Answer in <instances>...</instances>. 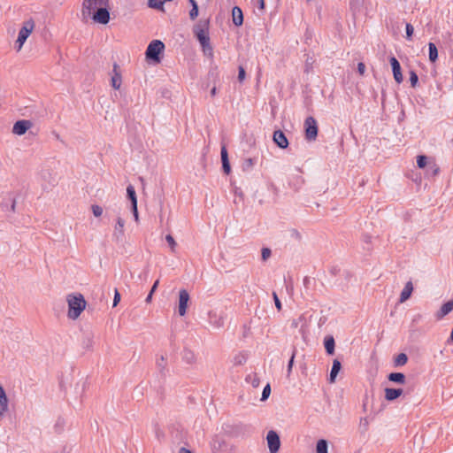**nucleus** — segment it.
Masks as SVG:
<instances>
[{"instance_id": "f257e3e1", "label": "nucleus", "mask_w": 453, "mask_h": 453, "mask_svg": "<svg viewBox=\"0 0 453 453\" xmlns=\"http://www.w3.org/2000/svg\"><path fill=\"white\" fill-rule=\"evenodd\" d=\"M68 304L67 316L71 319H77L85 310L87 302L81 294H70L66 297Z\"/></svg>"}, {"instance_id": "f03ea898", "label": "nucleus", "mask_w": 453, "mask_h": 453, "mask_svg": "<svg viewBox=\"0 0 453 453\" xmlns=\"http://www.w3.org/2000/svg\"><path fill=\"white\" fill-rule=\"evenodd\" d=\"M35 27V23L32 19H29L23 22L21 28L19 29L18 38L15 42V47L17 51H19L27 39L32 34Z\"/></svg>"}, {"instance_id": "7ed1b4c3", "label": "nucleus", "mask_w": 453, "mask_h": 453, "mask_svg": "<svg viewBox=\"0 0 453 453\" xmlns=\"http://www.w3.org/2000/svg\"><path fill=\"white\" fill-rule=\"evenodd\" d=\"M165 50V44L159 40L152 41L147 50L146 58L159 62V54Z\"/></svg>"}, {"instance_id": "20e7f679", "label": "nucleus", "mask_w": 453, "mask_h": 453, "mask_svg": "<svg viewBox=\"0 0 453 453\" xmlns=\"http://www.w3.org/2000/svg\"><path fill=\"white\" fill-rule=\"evenodd\" d=\"M103 5H109V0H84L82 4V15L90 16Z\"/></svg>"}, {"instance_id": "39448f33", "label": "nucleus", "mask_w": 453, "mask_h": 453, "mask_svg": "<svg viewBox=\"0 0 453 453\" xmlns=\"http://www.w3.org/2000/svg\"><path fill=\"white\" fill-rule=\"evenodd\" d=\"M305 138L308 141H314L318 135V124L313 117H308L304 120Z\"/></svg>"}, {"instance_id": "423d86ee", "label": "nucleus", "mask_w": 453, "mask_h": 453, "mask_svg": "<svg viewBox=\"0 0 453 453\" xmlns=\"http://www.w3.org/2000/svg\"><path fill=\"white\" fill-rule=\"evenodd\" d=\"M108 5H103L94 13H92V19L99 24L105 25L110 20V12L108 11Z\"/></svg>"}, {"instance_id": "0eeeda50", "label": "nucleus", "mask_w": 453, "mask_h": 453, "mask_svg": "<svg viewBox=\"0 0 453 453\" xmlns=\"http://www.w3.org/2000/svg\"><path fill=\"white\" fill-rule=\"evenodd\" d=\"M268 448L271 453H276L280 446V437L276 432L271 430L266 436Z\"/></svg>"}, {"instance_id": "6e6552de", "label": "nucleus", "mask_w": 453, "mask_h": 453, "mask_svg": "<svg viewBox=\"0 0 453 453\" xmlns=\"http://www.w3.org/2000/svg\"><path fill=\"white\" fill-rule=\"evenodd\" d=\"M196 35L197 40L199 41L201 46L203 47V51L206 52L208 50L211 54L212 48L210 45V38L208 33L204 29L199 28L196 32Z\"/></svg>"}, {"instance_id": "1a4fd4ad", "label": "nucleus", "mask_w": 453, "mask_h": 453, "mask_svg": "<svg viewBox=\"0 0 453 453\" xmlns=\"http://www.w3.org/2000/svg\"><path fill=\"white\" fill-rule=\"evenodd\" d=\"M189 294L186 289L180 290L178 312L180 316H184L187 312Z\"/></svg>"}, {"instance_id": "9d476101", "label": "nucleus", "mask_w": 453, "mask_h": 453, "mask_svg": "<svg viewBox=\"0 0 453 453\" xmlns=\"http://www.w3.org/2000/svg\"><path fill=\"white\" fill-rule=\"evenodd\" d=\"M33 123L27 119L19 120L14 123L12 127V133L17 135L24 134L29 128H31Z\"/></svg>"}, {"instance_id": "9b49d317", "label": "nucleus", "mask_w": 453, "mask_h": 453, "mask_svg": "<svg viewBox=\"0 0 453 453\" xmlns=\"http://www.w3.org/2000/svg\"><path fill=\"white\" fill-rule=\"evenodd\" d=\"M390 65L392 66L394 79L397 83H401L403 81V74L401 71V65L398 60L395 57H391L389 58Z\"/></svg>"}, {"instance_id": "f8f14e48", "label": "nucleus", "mask_w": 453, "mask_h": 453, "mask_svg": "<svg viewBox=\"0 0 453 453\" xmlns=\"http://www.w3.org/2000/svg\"><path fill=\"white\" fill-rule=\"evenodd\" d=\"M124 226H125V220L121 217H118L116 224L114 226V231L112 234L113 238L117 242H119L120 240H122V238L124 236V234H125Z\"/></svg>"}, {"instance_id": "ddd939ff", "label": "nucleus", "mask_w": 453, "mask_h": 453, "mask_svg": "<svg viewBox=\"0 0 453 453\" xmlns=\"http://www.w3.org/2000/svg\"><path fill=\"white\" fill-rule=\"evenodd\" d=\"M273 142L280 149H286L288 146V141L285 134L281 130H276L273 136Z\"/></svg>"}, {"instance_id": "4468645a", "label": "nucleus", "mask_w": 453, "mask_h": 453, "mask_svg": "<svg viewBox=\"0 0 453 453\" xmlns=\"http://www.w3.org/2000/svg\"><path fill=\"white\" fill-rule=\"evenodd\" d=\"M9 400L3 387L0 386V418L8 411Z\"/></svg>"}, {"instance_id": "2eb2a0df", "label": "nucleus", "mask_w": 453, "mask_h": 453, "mask_svg": "<svg viewBox=\"0 0 453 453\" xmlns=\"http://www.w3.org/2000/svg\"><path fill=\"white\" fill-rule=\"evenodd\" d=\"M413 289L414 288L412 282L411 280L406 282L404 288H403L400 294L399 303H403L406 302L411 297Z\"/></svg>"}, {"instance_id": "dca6fc26", "label": "nucleus", "mask_w": 453, "mask_h": 453, "mask_svg": "<svg viewBox=\"0 0 453 453\" xmlns=\"http://www.w3.org/2000/svg\"><path fill=\"white\" fill-rule=\"evenodd\" d=\"M220 156L223 171L226 174H229L231 173V167L228 160V153L225 145L221 147Z\"/></svg>"}, {"instance_id": "f3484780", "label": "nucleus", "mask_w": 453, "mask_h": 453, "mask_svg": "<svg viewBox=\"0 0 453 453\" xmlns=\"http://www.w3.org/2000/svg\"><path fill=\"white\" fill-rule=\"evenodd\" d=\"M452 311H453V299L449 300L447 303H445L444 304H442L440 311H437L435 316L438 319H441L443 317H445L446 315H448L449 312H451Z\"/></svg>"}, {"instance_id": "a211bd4d", "label": "nucleus", "mask_w": 453, "mask_h": 453, "mask_svg": "<svg viewBox=\"0 0 453 453\" xmlns=\"http://www.w3.org/2000/svg\"><path fill=\"white\" fill-rule=\"evenodd\" d=\"M403 390L402 388H385V399L388 401H394L402 395Z\"/></svg>"}, {"instance_id": "6ab92c4d", "label": "nucleus", "mask_w": 453, "mask_h": 453, "mask_svg": "<svg viewBox=\"0 0 453 453\" xmlns=\"http://www.w3.org/2000/svg\"><path fill=\"white\" fill-rule=\"evenodd\" d=\"M118 68H119V65L117 64H114V65H113L114 74L111 77V86L115 89H119L121 83H122L121 74L118 72Z\"/></svg>"}, {"instance_id": "aec40b11", "label": "nucleus", "mask_w": 453, "mask_h": 453, "mask_svg": "<svg viewBox=\"0 0 453 453\" xmlns=\"http://www.w3.org/2000/svg\"><path fill=\"white\" fill-rule=\"evenodd\" d=\"M94 343V334L92 332L87 333L82 339V348L86 350H92Z\"/></svg>"}, {"instance_id": "412c9836", "label": "nucleus", "mask_w": 453, "mask_h": 453, "mask_svg": "<svg viewBox=\"0 0 453 453\" xmlns=\"http://www.w3.org/2000/svg\"><path fill=\"white\" fill-rule=\"evenodd\" d=\"M233 22L235 26L239 27L243 23V15L241 8L234 6L232 10Z\"/></svg>"}, {"instance_id": "4be33fe9", "label": "nucleus", "mask_w": 453, "mask_h": 453, "mask_svg": "<svg viewBox=\"0 0 453 453\" xmlns=\"http://www.w3.org/2000/svg\"><path fill=\"white\" fill-rule=\"evenodd\" d=\"M341 368H342L341 362L338 359H334L333 361V365H332V369L330 372L329 380L331 383H334L335 381V378H336L338 372H340Z\"/></svg>"}, {"instance_id": "5701e85b", "label": "nucleus", "mask_w": 453, "mask_h": 453, "mask_svg": "<svg viewBox=\"0 0 453 453\" xmlns=\"http://www.w3.org/2000/svg\"><path fill=\"white\" fill-rule=\"evenodd\" d=\"M324 345L328 355H333L334 353L335 343L333 336L326 337Z\"/></svg>"}, {"instance_id": "b1692460", "label": "nucleus", "mask_w": 453, "mask_h": 453, "mask_svg": "<svg viewBox=\"0 0 453 453\" xmlns=\"http://www.w3.org/2000/svg\"><path fill=\"white\" fill-rule=\"evenodd\" d=\"M388 380L392 382L404 384L405 375L402 372H392L388 375Z\"/></svg>"}, {"instance_id": "393cba45", "label": "nucleus", "mask_w": 453, "mask_h": 453, "mask_svg": "<svg viewBox=\"0 0 453 453\" xmlns=\"http://www.w3.org/2000/svg\"><path fill=\"white\" fill-rule=\"evenodd\" d=\"M127 197L131 201V205H134V207H135V205L137 204V198H136V193H135L134 188L132 185H129L127 188Z\"/></svg>"}, {"instance_id": "a878e982", "label": "nucleus", "mask_w": 453, "mask_h": 453, "mask_svg": "<svg viewBox=\"0 0 453 453\" xmlns=\"http://www.w3.org/2000/svg\"><path fill=\"white\" fill-rule=\"evenodd\" d=\"M428 49H429V60L431 62H435L438 58V50L434 43L429 42L428 43Z\"/></svg>"}, {"instance_id": "bb28decb", "label": "nucleus", "mask_w": 453, "mask_h": 453, "mask_svg": "<svg viewBox=\"0 0 453 453\" xmlns=\"http://www.w3.org/2000/svg\"><path fill=\"white\" fill-rule=\"evenodd\" d=\"M327 449H328V444L326 440L320 439L318 441L317 445H316V452L317 453H328Z\"/></svg>"}, {"instance_id": "cd10ccee", "label": "nucleus", "mask_w": 453, "mask_h": 453, "mask_svg": "<svg viewBox=\"0 0 453 453\" xmlns=\"http://www.w3.org/2000/svg\"><path fill=\"white\" fill-rule=\"evenodd\" d=\"M408 361V357L404 353L398 354L395 358V366H403Z\"/></svg>"}, {"instance_id": "c85d7f7f", "label": "nucleus", "mask_w": 453, "mask_h": 453, "mask_svg": "<svg viewBox=\"0 0 453 453\" xmlns=\"http://www.w3.org/2000/svg\"><path fill=\"white\" fill-rule=\"evenodd\" d=\"M164 0H149L148 5L150 8L164 11Z\"/></svg>"}, {"instance_id": "c756f323", "label": "nucleus", "mask_w": 453, "mask_h": 453, "mask_svg": "<svg viewBox=\"0 0 453 453\" xmlns=\"http://www.w3.org/2000/svg\"><path fill=\"white\" fill-rule=\"evenodd\" d=\"M209 317H210L211 323L214 324L216 327H220L223 326V324H224L223 319L221 317L217 319L216 313L210 312Z\"/></svg>"}, {"instance_id": "7c9ffc66", "label": "nucleus", "mask_w": 453, "mask_h": 453, "mask_svg": "<svg viewBox=\"0 0 453 453\" xmlns=\"http://www.w3.org/2000/svg\"><path fill=\"white\" fill-rule=\"evenodd\" d=\"M246 361H247V354L239 353L234 356L233 362L235 365H241L244 364Z\"/></svg>"}, {"instance_id": "2f4dec72", "label": "nucleus", "mask_w": 453, "mask_h": 453, "mask_svg": "<svg viewBox=\"0 0 453 453\" xmlns=\"http://www.w3.org/2000/svg\"><path fill=\"white\" fill-rule=\"evenodd\" d=\"M190 3L192 4V9L189 12V17L191 19H195L198 16V6L195 0H190Z\"/></svg>"}, {"instance_id": "473e14b6", "label": "nucleus", "mask_w": 453, "mask_h": 453, "mask_svg": "<svg viewBox=\"0 0 453 453\" xmlns=\"http://www.w3.org/2000/svg\"><path fill=\"white\" fill-rule=\"evenodd\" d=\"M165 241L169 244L172 252H175V249H176L177 243H176L174 238L171 234H167L165 236Z\"/></svg>"}, {"instance_id": "72a5a7b5", "label": "nucleus", "mask_w": 453, "mask_h": 453, "mask_svg": "<svg viewBox=\"0 0 453 453\" xmlns=\"http://www.w3.org/2000/svg\"><path fill=\"white\" fill-rule=\"evenodd\" d=\"M410 82L412 88H415L418 82V77L414 71L410 72Z\"/></svg>"}, {"instance_id": "f704fd0d", "label": "nucleus", "mask_w": 453, "mask_h": 453, "mask_svg": "<svg viewBox=\"0 0 453 453\" xmlns=\"http://www.w3.org/2000/svg\"><path fill=\"white\" fill-rule=\"evenodd\" d=\"M427 157L426 156H418L417 157V165L419 168H424L426 165Z\"/></svg>"}, {"instance_id": "c9c22d12", "label": "nucleus", "mask_w": 453, "mask_h": 453, "mask_svg": "<svg viewBox=\"0 0 453 453\" xmlns=\"http://www.w3.org/2000/svg\"><path fill=\"white\" fill-rule=\"evenodd\" d=\"M92 212L95 217H100L103 214V208L97 204L92 205Z\"/></svg>"}, {"instance_id": "e433bc0d", "label": "nucleus", "mask_w": 453, "mask_h": 453, "mask_svg": "<svg viewBox=\"0 0 453 453\" xmlns=\"http://www.w3.org/2000/svg\"><path fill=\"white\" fill-rule=\"evenodd\" d=\"M272 251L269 248H263L261 250V257L264 261L271 257Z\"/></svg>"}, {"instance_id": "4c0bfd02", "label": "nucleus", "mask_w": 453, "mask_h": 453, "mask_svg": "<svg viewBox=\"0 0 453 453\" xmlns=\"http://www.w3.org/2000/svg\"><path fill=\"white\" fill-rule=\"evenodd\" d=\"M413 32H414V28L412 27L411 24L410 23H407L406 24V36H407V39L411 40L412 35H413Z\"/></svg>"}, {"instance_id": "58836bf2", "label": "nucleus", "mask_w": 453, "mask_h": 453, "mask_svg": "<svg viewBox=\"0 0 453 453\" xmlns=\"http://www.w3.org/2000/svg\"><path fill=\"white\" fill-rule=\"evenodd\" d=\"M303 320H304V316L301 315L298 319H295L292 320L291 326L294 328H296V327H298L300 323H302Z\"/></svg>"}, {"instance_id": "ea45409f", "label": "nucleus", "mask_w": 453, "mask_h": 453, "mask_svg": "<svg viewBox=\"0 0 453 453\" xmlns=\"http://www.w3.org/2000/svg\"><path fill=\"white\" fill-rule=\"evenodd\" d=\"M270 393H271V388H270V385L267 384L264 389H263V392H262V400H265L268 398V396L270 395Z\"/></svg>"}, {"instance_id": "a19ab883", "label": "nucleus", "mask_w": 453, "mask_h": 453, "mask_svg": "<svg viewBox=\"0 0 453 453\" xmlns=\"http://www.w3.org/2000/svg\"><path fill=\"white\" fill-rule=\"evenodd\" d=\"M245 75H246V73H245L244 68L242 66H239L238 67V81L240 82L243 81L245 79Z\"/></svg>"}, {"instance_id": "79ce46f5", "label": "nucleus", "mask_w": 453, "mask_h": 453, "mask_svg": "<svg viewBox=\"0 0 453 453\" xmlns=\"http://www.w3.org/2000/svg\"><path fill=\"white\" fill-rule=\"evenodd\" d=\"M273 300L277 310L280 311L282 309L281 303L275 292L273 293Z\"/></svg>"}, {"instance_id": "37998d69", "label": "nucleus", "mask_w": 453, "mask_h": 453, "mask_svg": "<svg viewBox=\"0 0 453 453\" xmlns=\"http://www.w3.org/2000/svg\"><path fill=\"white\" fill-rule=\"evenodd\" d=\"M294 358H295V351L293 352L291 357H290V360L288 362V375L290 374L291 371H292V367H293V365H294Z\"/></svg>"}, {"instance_id": "c03bdc74", "label": "nucleus", "mask_w": 453, "mask_h": 453, "mask_svg": "<svg viewBox=\"0 0 453 453\" xmlns=\"http://www.w3.org/2000/svg\"><path fill=\"white\" fill-rule=\"evenodd\" d=\"M357 72L360 75H364L365 72V65L363 62L357 64Z\"/></svg>"}, {"instance_id": "a18cd8bd", "label": "nucleus", "mask_w": 453, "mask_h": 453, "mask_svg": "<svg viewBox=\"0 0 453 453\" xmlns=\"http://www.w3.org/2000/svg\"><path fill=\"white\" fill-rule=\"evenodd\" d=\"M120 301V294L118 292V290H115L114 298H113V307L117 306V304Z\"/></svg>"}, {"instance_id": "49530a36", "label": "nucleus", "mask_w": 453, "mask_h": 453, "mask_svg": "<svg viewBox=\"0 0 453 453\" xmlns=\"http://www.w3.org/2000/svg\"><path fill=\"white\" fill-rule=\"evenodd\" d=\"M254 4L257 5L261 11L265 9V0H253Z\"/></svg>"}, {"instance_id": "de8ad7c7", "label": "nucleus", "mask_w": 453, "mask_h": 453, "mask_svg": "<svg viewBox=\"0 0 453 453\" xmlns=\"http://www.w3.org/2000/svg\"><path fill=\"white\" fill-rule=\"evenodd\" d=\"M132 211H133V214H134V220L137 222L139 220V214H138V210H137V204L135 205V207H134V205H132Z\"/></svg>"}, {"instance_id": "09e8293b", "label": "nucleus", "mask_w": 453, "mask_h": 453, "mask_svg": "<svg viewBox=\"0 0 453 453\" xmlns=\"http://www.w3.org/2000/svg\"><path fill=\"white\" fill-rule=\"evenodd\" d=\"M429 170L432 172L433 175H436L438 174L440 169L435 164H434L429 167Z\"/></svg>"}, {"instance_id": "8fccbe9b", "label": "nucleus", "mask_w": 453, "mask_h": 453, "mask_svg": "<svg viewBox=\"0 0 453 453\" xmlns=\"http://www.w3.org/2000/svg\"><path fill=\"white\" fill-rule=\"evenodd\" d=\"M254 164H255V162H254V159H252V158H248L245 161V165L248 167H252L254 165Z\"/></svg>"}, {"instance_id": "3c124183", "label": "nucleus", "mask_w": 453, "mask_h": 453, "mask_svg": "<svg viewBox=\"0 0 453 453\" xmlns=\"http://www.w3.org/2000/svg\"><path fill=\"white\" fill-rule=\"evenodd\" d=\"M178 453H192V451L187 448L182 447L179 449Z\"/></svg>"}, {"instance_id": "603ef678", "label": "nucleus", "mask_w": 453, "mask_h": 453, "mask_svg": "<svg viewBox=\"0 0 453 453\" xmlns=\"http://www.w3.org/2000/svg\"><path fill=\"white\" fill-rule=\"evenodd\" d=\"M157 285H158V280H156V282L153 284V286H152L151 290L150 291V293L153 294V293L155 292V290L157 289Z\"/></svg>"}, {"instance_id": "864d4df0", "label": "nucleus", "mask_w": 453, "mask_h": 453, "mask_svg": "<svg viewBox=\"0 0 453 453\" xmlns=\"http://www.w3.org/2000/svg\"><path fill=\"white\" fill-rule=\"evenodd\" d=\"M217 95V88L216 87H213L211 89V96H215Z\"/></svg>"}, {"instance_id": "5fc2aeb1", "label": "nucleus", "mask_w": 453, "mask_h": 453, "mask_svg": "<svg viewBox=\"0 0 453 453\" xmlns=\"http://www.w3.org/2000/svg\"><path fill=\"white\" fill-rule=\"evenodd\" d=\"M152 295L151 293H149L148 296L146 297V303H150L151 301V298H152Z\"/></svg>"}, {"instance_id": "6e6d98bb", "label": "nucleus", "mask_w": 453, "mask_h": 453, "mask_svg": "<svg viewBox=\"0 0 453 453\" xmlns=\"http://www.w3.org/2000/svg\"><path fill=\"white\" fill-rule=\"evenodd\" d=\"M449 341L453 342V327H452V331L450 333Z\"/></svg>"}]
</instances>
